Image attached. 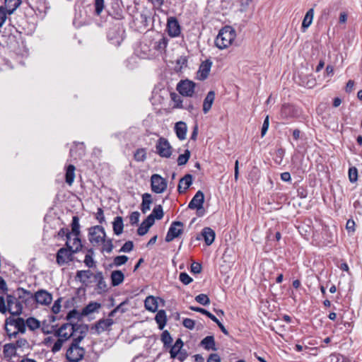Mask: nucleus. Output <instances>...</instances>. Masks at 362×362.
<instances>
[{
  "label": "nucleus",
  "instance_id": "obj_33",
  "mask_svg": "<svg viewBox=\"0 0 362 362\" xmlns=\"http://www.w3.org/2000/svg\"><path fill=\"white\" fill-rule=\"evenodd\" d=\"M168 42V40L167 37L161 36L158 40L151 42V45L153 47V49L161 52L166 48Z\"/></svg>",
  "mask_w": 362,
  "mask_h": 362
},
{
  "label": "nucleus",
  "instance_id": "obj_25",
  "mask_svg": "<svg viewBox=\"0 0 362 362\" xmlns=\"http://www.w3.org/2000/svg\"><path fill=\"white\" fill-rule=\"evenodd\" d=\"M175 131L180 140L182 141L186 139L187 127L185 122L181 121L177 122L175 126Z\"/></svg>",
  "mask_w": 362,
  "mask_h": 362
},
{
  "label": "nucleus",
  "instance_id": "obj_8",
  "mask_svg": "<svg viewBox=\"0 0 362 362\" xmlns=\"http://www.w3.org/2000/svg\"><path fill=\"white\" fill-rule=\"evenodd\" d=\"M6 302L8 310L12 316H18L22 313L23 305L16 295H7Z\"/></svg>",
  "mask_w": 362,
  "mask_h": 362
},
{
  "label": "nucleus",
  "instance_id": "obj_20",
  "mask_svg": "<svg viewBox=\"0 0 362 362\" xmlns=\"http://www.w3.org/2000/svg\"><path fill=\"white\" fill-rule=\"evenodd\" d=\"M95 281L97 283V290L98 293H104L107 291V284L104 279L102 272H97L94 274Z\"/></svg>",
  "mask_w": 362,
  "mask_h": 362
},
{
  "label": "nucleus",
  "instance_id": "obj_42",
  "mask_svg": "<svg viewBox=\"0 0 362 362\" xmlns=\"http://www.w3.org/2000/svg\"><path fill=\"white\" fill-rule=\"evenodd\" d=\"M3 352L6 356H13L16 355V348L13 343L6 344L3 347Z\"/></svg>",
  "mask_w": 362,
  "mask_h": 362
},
{
  "label": "nucleus",
  "instance_id": "obj_14",
  "mask_svg": "<svg viewBox=\"0 0 362 362\" xmlns=\"http://www.w3.org/2000/svg\"><path fill=\"white\" fill-rule=\"evenodd\" d=\"M160 302L163 305L165 300L160 297H155L153 296H148L144 300L145 308L152 313L158 311V303Z\"/></svg>",
  "mask_w": 362,
  "mask_h": 362
},
{
  "label": "nucleus",
  "instance_id": "obj_24",
  "mask_svg": "<svg viewBox=\"0 0 362 362\" xmlns=\"http://www.w3.org/2000/svg\"><path fill=\"white\" fill-rule=\"evenodd\" d=\"M211 65L212 62L209 59H206L201 64L198 71L200 79L204 80L208 77Z\"/></svg>",
  "mask_w": 362,
  "mask_h": 362
},
{
  "label": "nucleus",
  "instance_id": "obj_31",
  "mask_svg": "<svg viewBox=\"0 0 362 362\" xmlns=\"http://www.w3.org/2000/svg\"><path fill=\"white\" fill-rule=\"evenodd\" d=\"M94 274L90 270H78L76 272V279L80 281L83 284L86 285L87 281Z\"/></svg>",
  "mask_w": 362,
  "mask_h": 362
},
{
  "label": "nucleus",
  "instance_id": "obj_32",
  "mask_svg": "<svg viewBox=\"0 0 362 362\" xmlns=\"http://www.w3.org/2000/svg\"><path fill=\"white\" fill-rule=\"evenodd\" d=\"M114 233L119 235L122 233L124 228L123 218L122 216H116L112 222Z\"/></svg>",
  "mask_w": 362,
  "mask_h": 362
},
{
  "label": "nucleus",
  "instance_id": "obj_27",
  "mask_svg": "<svg viewBox=\"0 0 362 362\" xmlns=\"http://www.w3.org/2000/svg\"><path fill=\"white\" fill-rule=\"evenodd\" d=\"M110 279L112 286H117L124 281V275L122 271L115 270L111 273Z\"/></svg>",
  "mask_w": 362,
  "mask_h": 362
},
{
  "label": "nucleus",
  "instance_id": "obj_59",
  "mask_svg": "<svg viewBox=\"0 0 362 362\" xmlns=\"http://www.w3.org/2000/svg\"><path fill=\"white\" fill-rule=\"evenodd\" d=\"M134 248V243L131 240L127 241L120 248L119 251L120 252H131Z\"/></svg>",
  "mask_w": 362,
  "mask_h": 362
},
{
  "label": "nucleus",
  "instance_id": "obj_2",
  "mask_svg": "<svg viewBox=\"0 0 362 362\" xmlns=\"http://www.w3.org/2000/svg\"><path fill=\"white\" fill-rule=\"evenodd\" d=\"M235 35V30L231 26L226 25L219 31L215 40V45L220 49H226L231 45Z\"/></svg>",
  "mask_w": 362,
  "mask_h": 362
},
{
  "label": "nucleus",
  "instance_id": "obj_52",
  "mask_svg": "<svg viewBox=\"0 0 362 362\" xmlns=\"http://www.w3.org/2000/svg\"><path fill=\"white\" fill-rule=\"evenodd\" d=\"M172 100L174 102V106L175 108H182V100L181 99V97L177 95L176 93H171L170 95Z\"/></svg>",
  "mask_w": 362,
  "mask_h": 362
},
{
  "label": "nucleus",
  "instance_id": "obj_53",
  "mask_svg": "<svg viewBox=\"0 0 362 362\" xmlns=\"http://www.w3.org/2000/svg\"><path fill=\"white\" fill-rule=\"evenodd\" d=\"M128 257L126 255H119L114 258L113 264L115 267L122 266L128 261Z\"/></svg>",
  "mask_w": 362,
  "mask_h": 362
},
{
  "label": "nucleus",
  "instance_id": "obj_6",
  "mask_svg": "<svg viewBox=\"0 0 362 362\" xmlns=\"http://www.w3.org/2000/svg\"><path fill=\"white\" fill-rule=\"evenodd\" d=\"M105 238L106 233L102 226H94L88 228V240L93 246L100 245Z\"/></svg>",
  "mask_w": 362,
  "mask_h": 362
},
{
  "label": "nucleus",
  "instance_id": "obj_10",
  "mask_svg": "<svg viewBox=\"0 0 362 362\" xmlns=\"http://www.w3.org/2000/svg\"><path fill=\"white\" fill-rule=\"evenodd\" d=\"M184 224L181 221H173L166 234L165 240L168 243L173 241L183 233Z\"/></svg>",
  "mask_w": 362,
  "mask_h": 362
},
{
  "label": "nucleus",
  "instance_id": "obj_5",
  "mask_svg": "<svg viewBox=\"0 0 362 362\" xmlns=\"http://www.w3.org/2000/svg\"><path fill=\"white\" fill-rule=\"evenodd\" d=\"M66 247L60 248L56 255V262L59 266L66 264L73 260V255L76 253L73 250L71 243H66Z\"/></svg>",
  "mask_w": 362,
  "mask_h": 362
},
{
  "label": "nucleus",
  "instance_id": "obj_19",
  "mask_svg": "<svg viewBox=\"0 0 362 362\" xmlns=\"http://www.w3.org/2000/svg\"><path fill=\"white\" fill-rule=\"evenodd\" d=\"M192 178L193 177L191 174H186L180 180L177 186V190L180 194L185 193L186 190L191 186L192 184Z\"/></svg>",
  "mask_w": 362,
  "mask_h": 362
},
{
  "label": "nucleus",
  "instance_id": "obj_62",
  "mask_svg": "<svg viewBox=\"0 0 362 362\" xmlns=\"http://www.w3.org/2000/svg\"><path fill=\"white\" fill-rule=\"evenodd\" d=\"M140 214L138 211H133L129 216V221L132 225H136L139 223Z\"/></svg>",
  "mask_w": 362,
  "mask_h": 362
},
{
  "label": "nucleus",
  "instance_id": "obj_34",
  "mask_svg": "<svg viewBox=\"0 0 362 362\" xmlns=\"http://www.w3.org/2000/svg\"><path fill=\"white\" fill-rule=\"evenodd\" d=\"M152 203L151 195L148 193H145L142 195V203L141 210L143 214H146L150 210V205Z\"/></svg>",
  "mask_w": 362,
  "mask_h": 362
},
{
  "label": "nucleus",
  "instance_id": "obj_30",
  "mask_svg": "<svg viewBox=\"0 0 362 362\" xmlns=\"http://www.w3.org/2000/svg\"><path fill=\"white\" fill-rule=\"evenodd\" d=\"M155 320L158 324L159 329L162 330L165 327L167 322L165 311L164 310H158L155 316Z\"/></svg>",
  "mask_w": 362,
  "mask_h": 362
},
{
  "label": "nucleus",
  "instance_id": "obj_35",
  "mask_svg": "<svg viewBox=\"0 0 362 362\" xmlns=\"http://www.w3.org/2000/svg\"><path fill=\"white\" fill-rule=\"evenodd\" d=\"M183 346V341L182 340L179 338L176 340L175 343L174 344V345H171V346H170L169 348H170V357L172 358H175L177 357V356L178 355L179 352H180V349H182V347Z\"/></svg>",
  "mask_w": 362,
  "mask_h": 362
},
{
  "label": "nucleus",
  "instance_id": "obj_12",
  "mask_svg": "<svg viewBox=\"0 0 362 362\" xmlns=\"http://www.w3.org/2000/svg\"><path fill=\"white\" fill-rule=\"evenodd\" d=\"M300 114L299 109L291 104H284L281 106L280 115L281 118L288 119L298 117Z\"/></svg>",
  "mask_w": 362,
  "mask_h": 362
},
{
  "label": "nucleus",
  "instance_id": "obj_63",
  "mask_svg": "<svg viewBox=\"0 0 362 362\" xmlns=\"http://www.w3.org/2000/svg\"><path fill=\"white\" fill-rule=\"evenodd\" d=\"M62 300V298H59L54 301V304L52 306V312L53 313L58 314L60 312Z\"/></svg>",
  "mask_w": 362,
  "mask_h": 362
},
{
  "label": "nucleus",
  "instance_id": "obj_39",
  "mask_svg": "<svg viewBox=\"0 0 362 362\" xmlns=\"http://www.w3.org/2000/svg\"><path fill=\"white\" fill-rule=\"evenodd\" d=\"M13 30H17V28L13 24H4L0 28V35L1 37H10L13 35Z\"/></svg>",
  "mask_w": 362,
  "mask_h": 362
},
{
  "label": "nucleus",
  "instance_id": "obj_13",
  "mask_svg": "<svg viewBox=\"0 0 362 362\" xmlns=\"http://www.w3.org/2000/svg\"><path fill=\"white\" fill-rule=\"evenodd\" d=\"M33 300L36 303L42 305H48L52 301V294L45 289H40L33 294Z\"/></svg>",
  "mask_w": 362,
  "mask_h": 362
},
{
  "label": "nucleus",
  "instance_id": "obj_11",
  "mask_svg": "<svg viewBox=\"0 0 362 362\" xmlns=\"http://www.w3.org/2000/svg\"><path fill=\"white\" fill-rule=\"evenodd\" d=\"M195 83L189 80L180 81L177 86V90L183 96L191 97L194 92Z\"/></svg>",
  "mask_w": 362,
  "mask_h": 362
},
{
  "label": "nucleus",
  "instance_id": "obj_49",
  "mask_svg": "<svg viewBox=\"0 0 362 362\" xmlns=\"http://www.w3.org/2000/svg\"><path fill=\"white\" fill-rule=\"evenodd\" d=\"M284 155H285V150L282 148H278L275 152V157L274 158V162L278 165H281L283 161Z\"/></svg>",
  "mask_w": 362,
  "mask_h": 362
},
{
  "label": "nucleus",
  "instance_id": "obj_29",
  "mask_svg": "<svg viewBox=\"0 0 362 362\" xmlns=\"http://www.w3.org/2000/svg\"><path fill=\"white\" fill-rule=\"evenodd\" d=\"M200 345L206 350H216V343L214 336H207L204 337L200 342Z\"/></svg>",
  "mask_w": 362,
  "mask_h": 362
},
{
  "label": "nucleus",
  "instance_id": "obj_3",
  "mask_svg": "<svg viewBox=\"0 0 362 362\" xmlns=\"http://www.w3.org/2000/svg\"><path fill=\"white\" fill-rule=\"evenodd\" d=\"M80 338L77 340L72 339L66 351V358L69 362H78L83 359L86 354L83 347L80 346Z\"/></svg>",
  "mask_w": 362,
  "mask_h": 362
},
{
  "label": "nucleus",
  "instance_id": "obj_1",
  "mask_svg": "<svg viewBox=\"0 0 362 362\" xmlns=\"http://www.w3.org/2000/svg\"><path fill=\"white\" fill-rule=\"evenodd\" d=\"M71 327V322H66L62 325L59 328L54 330V337L57 340L51 348L52 353L59 352L62 348L64 344L69 340L71 337H74V334Z\"/></svg>",
  "mask_w": 362,
  "mask_h": 362
},
{
  "label": "nucleus",
  "instance_id": "obj_36",
  "mask_svg": "<svg viewBox=\"0 0 362 362\" xmlns=\"http://www.w3.org/2000/svg\"><path fill=\"white\" fill-rule=\"evenodd\" d=\"M21 0H5V8L8 15L12 14L21 5Z\"/></svg>",
  "mask_w": 362,
  "mask_h": 362
},
{
  "label": "nucleus",
  "instance_id": "obj_23",
  "mask_svg": "<svg viewBox=\"0 0 362 362\" xmlns=\"http://www.w3.org/2000/svg\"><path fill=\"white\" fill-rule=\"evenodd\" d=\"M200 235L203 237L206 245H211L214 241L216 234L213 229L205 227L202 229Z\"/></svg>",
  "mask_w": 362,
  "mask_h": 362
},
{
  "label": "nucleus",
  "instance_id": "obj_58",
  "mask_svg": "<svg viewBox=\"0 0 362 362\" xmlns=\"http://www.w3.org/2000/svg\"><path fill=\"white\" fill-rule=\"evenodd\" d=\"M179 279L185 285H188L193 281L192 278L186 272H181L179 276Z\"/></svg>",
  "mask_w": 362,
  "mask_h": 362
},
{
  "label": "nucleus",
  "instance_id": "obj_61",
  "mask_svg": "<svg viewBox=\"0 0 362 362\" xmlns=\"http://www.w3.org/2000/svg\"><path fill=\"white\" fill-rule=\"evenodd\" d=\"M81 316L82 315H81V314H79L76 309H73L68 313L66 317V320H71L73 318H77L78 320H80Z\"/></svg>",
  "mask_w": 362,
  "mask_h": 362
},
{
  "label": "nucleus",
  "instance_id": "obj_45",
  "mask_svg": "<svg viewBox=\"0 0 362 362\" xmlns=\"http://www.w3.org/2000/svg\"><path fill=\"white\" fill-rule=\"evenodd\" d=\"M135 160L143 162L146 158V150L144 148H138L134 154Z\"/></svg>",
  "mask_w": 362,
  "mask_h": 362
},
{
  "label": "nucleus",
  "instance_id": "obj_17",
  "mask_svg": "<svg viewBox=\"0 0 362 362\" xmlns=\"http://www.w3.org/2000/svg\"><path fill=\"white\" fill-rule=\"evenodd\" d=\"M204 203V194L199 190L192 197L188 204V208L190 209H201Z\"/></svg>",
  "mask_w": 362,
  "mask_h": 362
},
{
  "label": "nucleus",
  "instance_id": "obj_26",
  "mask_svg": "<svg viewBox=\"0 0 362 362\" xmlns=\"http://www.w3.org/2000/svg\"><path fill=\"white\" fill-rule=\"evenodd\" d=\"M215 99V92L214 90H210L206 98L204 100L203 103V112L204 114H206L211 108V106L214 103Z\"/></svg>",
  "mask_w": 362,
  "mask_h": 362
},
{
  "label": "nucleus",
  "instance_id": "obj_55",
  "mask_svg": "<svg viewBox=\"0 0 362 362\" xmlns=\"http://www.w3.org/2000/svg\"><path fill=\"white\" fill-rule=\"evenodd\" d=\"M71 245L73 246L74 252L76 253L81 250L83 245L79 236H75Z\"/></svg>",
  "mask_w": 362,
  "mask_h": 362
},
{
  "label": "nucleus",
  "instance_id": "obj_9",
  "mask_svg": "<svg viewBox=\"0 0 362 362\" xmlns=\"http://www.w3.org/2000/svg\"><path fill=\"white\" fill-rule=\"evenodd\" d=\"M168 187V182L158 174H153L151 177V190L156 193H163Z\"/></svg>",
  "mask_w": 362,
  "mask_h": 362
},
{
  "label": "nucleus",
  "instance_id": "obj_22",
  "mask_svg": "<svg viewBox=\"0 0 362 362\" xmlns=\"http://www.w3.org/2000/svg\"><path fill=\"white\" fill-rule=\"evenodd\" d=\"M114 323L112 318L100 319L95 325L96 332L98 333L103 332L108 329Z\"/></svg>",
  "mask_w": 362,
  "mask_h": 362
},
{
  "label": "nucleus",
  "instance_id": "obj_40",
  "mask_svg": "<svg viewBox=\"0 0 362 362\" xmlns=\"http://www.w3.org/2000/svg\"><path fill=\"white\" fill-rule=\"evenodd\" d=\"M71 235H74V236H79L81 231H80V224H79V218L77 216H74L72 218L71 221Z\"/></svg>",
  "mask_w": 362,
  "mask_h": 362
},
{
  "label": "nucleus",
  "instance_id": "obj_41",
  "mask_svg": "<svg viewBox=\"0 0 362 362\" xmlns=\"http://www.w3.org/2000/svg\"><path fill=\"white\" fill-rule=\"evenodd\" d=\"M160 340L163 343V346L165 348H169L170 346H171L173 338L168 330H164L162 332Z\"/></svg>",
  "mask_w": 362,
  "mask_h": 362
},
{
  "label": "nucleus",
  "instance_id": "obj_51",
  "mask_svg": "<svg viewBox=\"0 0 362 362\" xmlns=\"http://www.w3.org/2000/svg\"><path fill=\"white\" fill-rule=\"evenodd\" d=\"M349 179L351 183H354L358 180V170L353 166L349 169Z\"/></svg>",
  "mask_w": 362,
  "mask_h": 362
},
{
  "label": "nucleus",
  "instance_id": "obj_56",
  "mask_svg": "<svg viewBox=\"0 0 362 362\" xmlns=\"http://www.w3.org/2000/svg\"><path fill=\"white\" fill-rule=\"evenodd\" d=\"M141 51L143 52V54L141 57H148L152 56L153 54L152 53V49L148 45L147 43H142L141 45Z\"/></svg>",
  "mask_w": 362,
  "mask_h": 362
},
{
  "label": "nucleus",
  "instance_id": "obj_38",
  "mask_svg": "<svg viewBox=\"0 0 362 362\" xmlns=\"http://www.w3.org/2000/svg\"><path fill=\"white\" fill-rule=\"evenodd\" d=\"M75 166L74 165H68L65 174V181L69 185H71L75 178Z\"/></svg>",
  "mask_w": 362,
  "mask_h": 362
},
{
  "label": "nucleus",
  "instance_id": "obj_16",
  "mask_svg": "<svg viewBox=\"0 0 362 362\" xmlns=\"http://www.w3.org/2000/svg\"><path fill=\"white\" fill-rule=\"evenodd\" d=\"M296 81L300 86L308 88H313L316 84V81L313 74H299L296 78Z\"/></svg>",
  "mask_w": 362,
  "mask_h": 362
},
{
  "label": "nucleus",
  "instance_id": "obj_21",
  "mask_svg": "<svg viewBox=\"0 0 362 362\" xmlns=\"http://www.w3.org/2000/svg\"><path fill=\"white\" fill-rule=\"evenodd\" d=\"M154 221L152 216H147V218L142 221L141 225L137 229V233L139 235H144L146 234L149 228L153 225Z\"/></svg>",
  "mask_w": 362,
  "mask_h": 362
},
{
  "label": "nucleus",
  "instance_id": "obj_50",
  "mask_svg": "<svg viewBox=\"0 0 362 362\" xmlns=\"http://www.w3.org/2000/svg\"><path fill=\"white\" fill-rule=\"evenodd\" d=\"M195 300L202 305H207L210 303V299L208 297L207 295L206 294H204V293H201V294H199L197 295L196 297H195Z\"/></svg>",
  "mask_w": 362,
  "mask_h": 362
},
{
  "label": "nucleus",
  "instance_id": "obj_48",
  "mask_svg": "<svg viewBox=\"0 0 362 362\" xmlns=\"http://www.w3.org/2000/svg\"><path fill=\"white\" fill-rule=\"evenodd\" d=\"M103 244V251L106 252L107 253H111L114 245L112 243V240L111 238L107 239L105 238V240L102 242Z\"/></svg>",
  "mask_w": 362,
  "mask_h": 362
},
{
  "label": "nucleus",
  "instance_id": "obj_15",
  "mask_svg": "<svg viewBox=\"0 0 362 362\" xmlns=\"http://www.w3.org/2000/svg\"><path fill=\"white\" fill-rule=\"evenodd\" d=\"M71 327H73L72 330L74 334V337L72 339L77 340L80 338V341L86 337L89 329L88 325L78 323H71Z\"/></svg>",
  "mask_w": 362,
  "mask_h": 362
},
{
  "label": "nucleus",
  "instance_id": "obj_47",
  "mask_svg": "<svg viewBox=\"0 0 362 362\" xmlns=\"http://www.w3.org/2000/svg\"><path fill=\"white\" fill-rule=\"evenodd\" d=\"M190 151L188 149H186L185 151V153L183 154H180L177 158V165H185L188 160L190 158Z\"/></svg>",
  "mask_w": 362,
  "mask_h": 362
},
{
  "label": "nucleus",
  "instance_id": "obj_18",
  "mask_svg": "<svg viewBox=\"0 0 362 362\" xmlns=\"http://www.w3.org/2000/svg\"><path fill=\"white\" fill-rule=\"evenodd\" d=\"M16 296L21 302L25 305L28 304L30 300H33V294L23 288L19 287L15 291Z\"/></svg>",
  "mask_w": 362,
  "mask_h": 362
},
{
  "label": "nucleus",
  "instance_id": "obj_7",
  "mask_svg": "<svg viewBox=\"0 0 362 362\" xmlns=\"http://www.w3.org/2000/svg\"><path fill=\"white\" fill-rule=\"evenodd\" d=\"M156 153L161 158H169L173 153V148L167 139L160 137L155 146Z\"/></svg>",
  "mask_w": 362,
  "mask_h": 362
},
{
  "label": "nucleus",
  "instance_id": "obj_28",
  "mask_svg": "<svg viewBox=\"0 0 362 362\" xmlns=\"http://www.w3.org/2000/svg\"><path fill=\"white\" fill-rule=\"evenodd\" d=\"M101 308V304L98 302H90L86 305L81 310V315L87 316L94 312H96L99 308Z\"/></svg>",
  "mask_w": 362,
  "mask_h": 362
},
{
  "label": "nucleus",
  "instance_id": "obj_46",
  "mask_svg": "<svg viewBox=\"0 0 362 362\" xmlns=\"http://www.w3.org/2000/svg\"><path fill=\"white\" fill-rule=\"evenodd\" d=\"M189 309L191 310L200 313L204 315H206L209 318H210L213 322L216 320V317L211 313L209 311L199 307L190 306Z\"/></svg>",
  "mask_w": 362,
  "mask_h": 362
},
{
  "label": "nucleus",
  "instance_id": "obj_4",
  "mask_svg": "<svg viewBox=\"0 0 362 362\" xmlns=\"http://www.w3.org/2000/svg\"><path fill=\"white\" fill-rule=\"evenodd\" d=\"M124 30L122 24H112L107 32L108 40L115 45H119L124 37Z\"/></svg>",
  "mask_w": 362,
  "mask_h": 362
},
{
  "label": "nucleus",
  "instance_id": "obj_44",
  "mask_svg": "<svg viewBox=\"0 0 362 362\" xmlns=\"http://www.w3.org/2000/svg\"><path fill=\"white\" fill-rule=\"evenodd\" d=\"M26 326L29 329L34 331L38 329L40 326V322L35 317H30L25 320Z\"/></svg>",
  "mask_w": 362,
  "mask_h": 362
},
{
  "label": "nucleus",
  "instance_id": "obj_54",
  "mask_svg": "<svg viewBox=\"0 0 362 362\" xmlns=\"http://www.w3.org/2000/svg\"><path fill=\"white\" fill-rule=\"evenodd\" d=\"M15 328L19 333L24 334L26 331V323L23 318L18 317V322L16 323Z\"/></svg>",
  "mask_w": 362,
  "mask_h": 362
},
{
  "label": "nucleus",
  "instance_id": "obj_37",
  "mask_svg": "<svg viewBox=\"0 0 362 362\" xmlns=\"http://www.w3.org/2000/svg\"><path fill=\"white\" fill-rule=\"evenodd\" d=\"M165 30L172 37L179 36L181 32L180 24H166Z\"/></svg>",
  "mask_w": 362,
  "mask_h": 362
},
{
  "label": "nucleus",
  "instance_id": "obj_64",
  "mask_svg": "<svg viewBox=\"0 0 362 362\" xmlns=\"http://www.w3.org/2000/svg\"><path fill=\"white\" fill-rule=\"evenodd\" d=\"M104 8V0H95V13L100 15Z\"/></svg>",
  "mask_w": 362,
  "mask_h": 362
},
{
  "label": "nucleus",
  "instance_id": "obj_60",
  "mask_svg": "<svg viewBox=\"0 0 362 362\" xmlns=\"http://www.w3.org/2000/svg\"><path fill=\"white\" fill-rule=\"evenodd\" d=\"M182 325L187 329L192 330L194 328L195 321L190 318H185L182 321Z\"/></svg>",
  "mask_w": 362,
  "mask_h": 362
},
{
  "label": "nucleus",
  "instance_id": "obj_43",
  "mask_svg": "<svg viewBox=\"0 0 362 362\" xmlns=\"http://www.w3.org/2000/svg\"><path fill=\"white\" fill-rule=\"evenodd\" d=\"M148 216H152L154 221L155 219L160 220L163 217V210L162 206H156L153 208L152 213Z\"/></svg>",
  "mask_w": 362,
  "mask_h": 362
},
{
  "label": "nucleus",
  "instance_id": "obj_57",
  "mask_svg": "<svg viewBox=\"0 0 362 362\" xmlns=\"http://www.w3.org/2000/svg\"><path fill=\"white\" fill-rule=\"evenodd\" d=\"M58 235L61 238L66 237V243H71V233L69 231V230L66 228H61L58 232Z\"/></svg>",
  "mask_w": 362,
  "mask_h": 362
}]
</instances>
